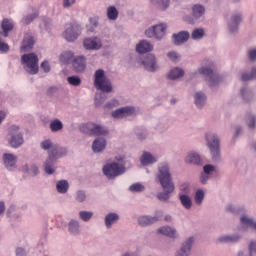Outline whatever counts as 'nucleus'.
<instances>
[{"label":"nucleus","instance_id":"nucleus-1","mask_svg":"<svg viewBox=\"0 0 256 256\" xmlns=\"http://www.w3.org/2000/svg\"><path fill=\"white\" fill-rule=\"evenodd\" d=\"M155 181L163 189V192L157 194V199L167 202L171 199V194L175 191V183H173V174H171V165L169 162L163 161L158 163Z\"/></svg>","mask_w":256,"mask_h":256},{"label":"nucleus","instance_id":"nucleus-2","mask_svg":"<svg viewBox=\"0 0 256 256\" xmlns=\"http://www.w3.org/2000/svg\"><path fill=\"white\" fill-rule=\"evenodd\" d=\"M94 87L97 91H101L95 95V106L101 107L107 101V93L113 91V84L111 79L105 75V70L98 69L94 72Z\"/></svg>","mask_w":256,"mask_h":256},{"label":"nucleus","instance_id":"nucleus-3","mask_svg":"<svg viewBox=\"0 0 256 256\" xmlns=\"http://www.w3.org/2000/svg\"><path fill=\"white\" fill-rule=\"evenodd\" d=\"M126 165L127 161L125 160V156H116L115 161L106 163L102 167V173L103 175H105L106 178H108L111 181L127 173Z\"/></svg>","mask_w":256,"mask_h":256},{"label":"nucleus","instance_id":"nucleus-4","mask_svg":"<svg viewBox=\"0 0 256 256\" xmlns=\"http://www.w3.org/2000/svg\"><path fill=\"white\" fill-rule=\"evenodd\" d=\"M204 139L212 161L219 163L221 161V138L216 133L207 132L204 135Z\"/></svg>","mask_w":256,"mask_h":256},{"label":"nucleus","instance_id":"nucleus-5","mask_svg":"<svg viewBox=\"0 0 256 256\" xmlns=\"http://www.w3.org/2000/svg\"><path fill=\"white\" fill-rule=\"evenodd\" d=\"M21 65L29 75H37L39 73V57L35 53L22 55Z\"/></svg>","mask_w":256,"mask_h":256},{"label":"nucleus","instance_id":"nucleus-6","mask_svg":"<svg viewBox=\"0 0 256 256\" xmlns=\"http://www.w3.org/2000/svg\"><path fill=\"white\" fill-rule=\"evenodd\" d=\"M198 73L205 77L209 87H217L221 83V76L213 70V64L198 68Z\"/></svg>","mask_w":256,"mask_h":256},{"label":"nucleus","instance_id":"nucleus-7","mask_svg":"<svg viewBox=\"0 0 256 256\" xmlns=\"http://www.w3.org/2000/svg\"><path fill=\"white\" fill-rule=\"evenodd\" d=\"M8 143L13 149H19L25 143L23 133L19 132V126L12 125L9 128Z\"/></svg>","mask_w":256,"mask_h":256},{"label":"nucleus","instance_id":"nucleus-8","mask_svg":"<svg viewBox=\"0 0 256 256\" xmlns=\"http://www.w3.org/2000/svg\"><path fill=\"white\" fill-rule=\"evenodd\" d=\"M80 131H82V133H88V135H109V129H107V127L93 122L82 125Z\"/></svg>","mask_w":256,"mask_h":256},{"label":"nucleus","instance_id":"nucleus-9","mask_svg":"<svg viewBox=\"0 0 256 256\" xmlns=\"http://www.w3.org/2000/svg\"><path fill=\"white\" fill-rule=\"evenodd\" d=\"M135 115H139V110L134 106H124L112 112L114 119H125V117H135Z\"/></svg>","mask_w":256,"mask_h":256},{"label":"nucleus","instance_id":"nucleus-10","mask_svg":"<svg viewBox=\"0 0 256 256\" xmlns=\"http://www.w3.org/2000/svg\"><path fill=\"white\" fill-rule=\"evenodd\" d=\"M64 39L69 42L76 41L81 35V26L79 24H70L64 31Z\"/></svg>","mask_w":256,"mask_h":256},{"label":"nucleus","instance_id":"nucleus-11","mask_svg":"<svg viewBox=\"0 0 256 256\" xmlns=\"http://www.w3.org/2000/svg\"><path fill=\"white\" fill-rule=\"evenodd\" d=\"M83 47L87 51H99V49L103 47V42L101 41V38L94 36L84 39Z\"/></svg>","mask_w":256,"mask_h":256},{"label":"nucleus","instance_id":"nucleus-12","mask_svg":"<svg viewBox=\"0 0 256 256\" xmlns=\"http://www.w3.org/2000/svg\"><path fill=\"white\" fill-rule=\"evenodd\" d=\"M2 163L7 171H15L17 169V156L11 153L2 155Z\"/></svg>","mask_w":256,"mask_h":256},{"label":"nucleus","instance_id":"nucleus-13","mask_svg":"<svg viewBox=\"0 0 256 256\" xmlns=\"http://www.w3.org/2000/svg\"><path fill=\"white\" fill-rule=\"evenodd\" d=\"M184 163H186V165H194V167H201V165H203V158H201L199 152L190 151L185 156Z\"/></svg>","mask_w":256,"mask_h":256},{"label":"nucleus","instance_id":"nucleus-14","mask_svg":"<svg viewBox=\"0 0 256 256\" xmlns=\"http://www.w3.org/2000/svg\"><path fill=\"white\" fill-rule=\"evenodd\" d=\"M142 65L146 71L150 73H155L159 69V65L157 64V58L153 54H148L143 60Z\"/></svg>","mask_w":256,"mask_h":256},{"label":"nucleus","instance_id":"nucleus-15","mask_svg":"<svg viewBox=\"0 0 256 256\" xmlns=\"http://www.w3.org/2000/svg\"><path fill=\"white\" fill-rule=\"evenodd\" d=\"M72 67L76 73H83L87 69V59L85 56H76L72 60Z\"/></svg>","mask_w":256,"mask_h":256},{"label":"nucleus","instance_id":"nucleus-16","mask_svg":"<svg viewBox=\"0 0 256 256\" xmlns=\"http://www.w3.org/2000/svg\"><path fill=\"white\" fill-rule=\"evenodd\" d=\"M13 27H15V24L13 23V20L11 19H3L0 24V36L1 37H9V33L13 31Z\"/></svg>","mask_w":256,"mask_h":256},{"label":"nucleus","instance_id":"nucleus-17","mask_svg":"<svg viewBox=\"0 0 256 256\" xmlns=\"http://www.w3.org/2000/svg\"><path fill=\"white\" fill-rule=\"evenodd\" d=\"M189 37H191L189 31H180L172 35V41L174 45L179 46L183 45L184 43H187L189 41Z\"/></svg>","mask_w":256,"mask_h":256},{"label":"nucleus","instance_id":"nucleus-18","mask_svg":"<svg viewBox=\"0 0 256 256\" xmlns=\"http://www.w3.org/2000/svg\"><path fill=\"white\" fill-rule=\"evenodd\" d=\"M120 219H121V217L119 216V214H117L115 212L107 213L104 216V225H105L106 229H112L113 225H117V223H119Z\"/></svg>","mask_w":256,"mask_h":256},{"label":"nucleus","instance_id":"nucleus-19","mask_svg":"<svg viewBox=\"0 0 256 256\" xmlns=\"http://www.w3.org/2000/svg\"><path fill=\"white\" fill-rule=\"evenodd\" d=\"M64 155H67V150L59 145H54L52 150L48 152V158L54 161L61 159Z\"/></svg>","mask_w":256,"mask_h":256},{"label":"nucleus","instance_id":"nucleus-20","mask_svg":"<svg viewBox=\"0 0 256 256\" xmlns=\"http://www.w3.org/2000/svg\"><path fill=\"white\" fill-rule=\"evenodd\" d=\"M68 233L74 237L81 235V222L77 219H70L68 222Z\"/></svg>","mask_w":256,"mask_h":256},{"label":"nucleus","instance_id":"nucleus-21","mask_svg":"<svg viewBox=\"0 0 256 256\" xmlns=\"http://www.w3.org/2000/svg\"><path fill=\"white\" fill-rule=\"evenodd\" d=\"M194 105H196L197 109H203L207 105V94L203 91L194 93Z\"/></svg>","mask_w":256,"mask_h":256},{"label":"nucleus","instance_id":"nucleus-22","mask_svg":"<svg viewBox=\"0 0 256 256\" xmlns=\"http://www.w3.org/2000/svg\"><path fill=\"white\" fill-rule=\"evenodd\" d=\"M158 161L159 159L157 157L153 156L151 152L147 151H144L140 157L141 165L144 167H147L148 165H154V163H157Z\"/></svg>","mask_w":256,"mask_h":256},{"label":"nucleus","instance_id":"nucleus-23","mask_svg":"<svg viewBox=\"0 0 256 256\" xmlns=\"http://www.w3.org/2000/svg\"><path fill=\"white\" fill-rule=\"evenodd\" d=\"M57 160H53L52 158H47L43 163V169L45 171L46 175H53L55 171H57V166H55V163Z\"/></svg>","mask_w":256,"mask_h":256},{"label":"nucleus","instance_id":"nucleus-24","mask_svg":"<svg viewBox=\"0 0 256 256\" xmlns=\"http://www.w3.org/2000/svg\"><path fill=\"white\" fill-rule=\"evenodd\" d=\"M105 147H107V140L105 138H97L92 143V151L94 153L105 151Z\"/></svg>","mask_w":256,"mask_h":256},{"label":"nucleus","instance_id":"nucleus-25","mask_svg":"<svg viewBox=\"0 0 256 256\" xmlns=\"http://www.w3.org/2000/svg\"><path fill=\"white\" fill-rule=\"evenodd\" d=\"M158 233H160V235H166V237H170V239H177L179 237L177 230L169 226L159 228Z\"/></svg>","mask_w":256,"mask_h":256},{"label":"nucleus","instance_id":"nucleus-26","mask_svg":"<svg viewBox=\"0 0 256 256\" xmlns=\"http://www.w3.org/2000/svg\"><path fill=\"white\" fill-rule=\"evenodd\" d=\"M33 45H35V38L31 36V34H25L22 41L21 50L31 51V49H33Z\"/></svg>","mask_w":256,"mask_h":256},{"label":"nucleus","instance_id":"nucleus-27","mask_svg":"<svg viewBox=\"0 0 256 256\" xmlns=\"http://www.w3.org/2000/svg\"><path fill=\"white\" fill-rule=\"evenodd\" d=\"M185 75V70H183L180 67H174L172 68L168 74H167V78L170 81H177V79H181V77H183Z\"/></svg>","mask_w":256,"mask_h":256},{"label":"nucleus","instance_id":"nucleus-28","mask_svg":"<svg viewBox=\"0 0 256 256\" xmlns=\"http://www.w3.org/2000/svg\"><path fill=\"white\" fill-rule=\"evenodd\" d=\"M192 17L195 21H199V19L205 17V6L201 4H194L192 6Z\"/></svg>","mask_w":256,"mask_h":256},{"label":"nucleus","instance_id":"nucleus-29","mask_svg":"<svg viewBox=\"0 0 256 256\" xmlns=\"http://www.w3.org/2000/svg\"><path fill=\"white\" fill-rule=\"evenodd\" d=\"M137 53H149V51H153V44L147 40L140 41L136 46Z\"/></svg>","mask_w":256,"mask_h":256},{"label":"nucleus","instance_id":"nucleus-30","mask_svg":"<svg viewBox=\"0 0 256 256\" xmlns=\"http://www.w3.org/2000/svg\"><path fill=\"white\" fill-rule=\"evenodd\" d=\"M134 135L138 141H146L147 137H149V130L145 127H136L134 129Z\"/></svg>","mask_w":256,"mask_h":256},{"label":"nucleus","instance_id":"nucleus-31","mask_svg":"<svg viewBox=\"0 0 256 256\" xmlns=\"http://www.w3.org/2000/svg\"><path fill=\"white\" fill-rule=\"evenodd\" d=\"M16 256H31L35 253V248L26 245L24 247H18L15 250Z\"/></svg>","mask_w":256,"mask_h":256},{"label":"nucleus","instance_id":"nucleus-32","mask_svg":"<svg viewBox=\"0 0 256 256\" xmlns=\"http://www.w3.org/2000/svg\"><path fill=\"white\" fill-rule=\"evenodd\" d=\"M179 201L182 207H184V209H186L187 211H189V209L193 207V200L187 194H179Z\"/></svg>","mask_w":256,"mask_h":256},{"label":"nucleus","instance_id":"nucleus-33","mask_svg":"<svg viewBox=\"0 0 256 256\" xmlns=\"http://www.w3.org/2000/svg\"><path fill=\"white\" fill-rule=\"evenodd\" d=\"M56 191L61 195H65L67 191H69V181L67 180H59L56 183Z\"/></svg>","mask_w":256,"mask_h":256},{"label":"nucleus","instance_id":"nucleus-34","mask_svg":"<svg viewBox=\"0 0 256 256\" xmlns=\"http://www.w3.org/2000/svg\"><path fill=\"white\" fill-rule=\"evenodd\" d=\"M166 29H167V26L165 24L154 25V37H155V39H161L162 37H165Z\"/></svg>","mask_w":256,"mask_h":256},{"label":"nucleus","instance_id":"nucleus-35","mask_svg":"<svg viewBox=\"0 0 256 256\" xmlns=\"http://www.w3.org/2000/svg\"><path fill=\"white\" fill-rule=\"evenodd\" d=\"M153 224H155V222H153V216L142 215L138 218V225H140V227H149V225Z\"/></svg>","mask_w":256,"mask_h":256},{"label":"nucleus","instance_id":"nucleus-36","mask_svg":"<svg viewBox=\"0 0 256 256\" xmlns=\"http://www.w3.org/2000/svg\"><path fill=\"white\" fill-rule=\"evenodd\" d=\"M109 21H117L119 19V10L115 6H109L106 10Z\"/></svg>","mask_w":256,"mask_h":256},{"label":"nucleus","instance_id":"nucleus-37","mask_svg":"<svg viewBox=\"0 0 256 256\" xmlns=\"http://www.w3.org/2000/svg\"><path fill=\"white\" fill-rule=\"evenodd\" d=\"M242 21L241 15L237 14L232 16L231 23L229 24V29L231 33H235L239 27V23Z\"/></svg>","mask_w":256,"mask_h":256},{"label":"nucleus","instance_id":"nucleus-38","mask_svg":"<svg viewBox=\"0 0 256 256\" xmlns=\"http://www.w3.org/2000/svg\"><path fill=\"white\" fill-rule=\"evenodd\" d=\"M240 223L243 227H250V229L256 230V222L247 215L240 218Z\"/></svg>","mask_w":256,"mask_h":256},{"label":"nucleus","instance_id":"nucleus-39","mask_svg":"<svg viewBox=\"0 0 256 256\" xmlns=\"http://www.w3.org/2000/svg\"><path fill=\"white\" fill-rule=\"evenodd\" d=\"M24 173H28V175H31L32 177H36V175H39V167L37 165L32 164V165H25L23 167Z\"/></svg>","mask_w":256,"mask_h":256},{"label":"nucleus","instance_id":"nucleus-40","mask_svg":"<svg viewBox=\"0 0 256 256\" xmlns=\"http://www.w3.org/2000/svg\"><path fill=\"white\" fill-rule=\"evenodd\" d=\"M205 37V30L203 28H195L191 33L193 41H201Z\"/></svg>","mask_w":256,"mask_h":256},{"label":"nucleus","instance_id":"nucleus-41","mask_svg":"<svg viewBox=\"0 0 256 256\" xmlns=\"http://www.w3.org/2000/svg\"><path fill=\"white\" fill-rule=\"evenodd\" d=\"M78 217L84 223H89V221H91V219H93V212L87 211V210H82L78 213Z\"/></svg>","mask_w":256,"mask_h":256},{"label":"nucleus","instance_id":"nucleus-42","mask_svg":"<svg viewBox=\"0 0 256 256\" xmlns=\"http://www.w3.org/2000/svg\"><path fill=\"white\" fill-rule=\"evenodd\" d=\"M63 129V122L59 119H54L50 122V130L52 133H57Z\"/></svg>","mask_w":256,"mask_h":256},{"label":"nucleus","instance_id":"nucleus-43","mask_svg":"<svg viewBox=\"0 0 256 256\" xmlns=\"http://www.w3.org/2000/svg\"><path fill=\"white\" fill-rule=\"evenodd\" d=\"M74 59L75 58H74L73 52L71 51L64 52L60 55L61 63H65V64L73 63Z\"/></svg>","mask_w":256,"mask_h":256},{"label":"nucleus","instance_id":"nucleus-44","mask_svg":"<svg viewBox=\"0 0 256 256\" xmlns=\"http://www.w3.org/2000/svg\"><path fill=\"white\" fill-rule=\"evenodd\" d=\"M74 199L77 203H85L87 201V193L84 190H78L75 193Z\"/></svg>","mask_w":256,"mask_h":256},{"label":"nucleus","instance_id":"nucleus-45","mask_svg":"<svg viewBox=\"0 0 256 256\" xmlns=\"http://www.w3.org/2000/svg\"><path fill=\"white\" fill-rule=\"evenodd\" d=\"M37 17H39V14L34 12V13L24 16L22 18L21 22L23 25H30V23H33V21H35V19H37Z\"/></svg>","mask_w":256,"mask_h":256},{"label":"nucleus","instance_id":"nucleus-46","mask_svg":"<svg viewBox=\"0 0 256 256\" xmlns=\"http://www.w3.org/2000/svg\"><path fill=\"white\" fill-rule=\"evenodd\" d=\"M204 200H205V192L202 189L197 190L194 195V201L196 205H203Z\"/></svg>","mask_w":256,"mask_h":256},{"label":"nucleus","instance_id":"nucleus-47","mask_svg":"<svg viewBox=\"0 0 256 256\" xmlns=\"http://www.w3.org/2000/svg\"><path fill=\"white\" fill-rule=\"evenodd\" d=\"M131 193H143L145 191V186L139 182H136L129 187Z\"/></svg>","mask_w":256,"mask_h":256},{"label":"nucleus","instance_id":"nucleus-48","mask_svg":"<svg viewBox=\"0 0 256 256\" xmlns=\"http://www.w3.org/2000/svg\"><path fill=\"white\" fill-rule=\"evenodd\" d=\"M67 81L72 87H79L81 85V78L79 76H70L67 78Z\"/></svg>","mask_w":256,"mask_h":256},{"label":"nucleus","instance_id":"nucleus-49","mask_svg":"<svg viewBox=\"0 0 256 256\" xmlns=\"http://www.w3.org/2000/svg\"><path fill=\"white\" fill-rule=\"evenodd\" d=\"M217 171V167L213 164H206L203 166V173H206V175H211Z\"/></svg>","mask_w":256,"mask_h":256},{"label":"nucleus","instance_id":"nucleus-50","mask_svg":"<svg viewBox=\"0 0 256 256\" xmlns=\"http://www.w3.org/2000/svg\"><path fill=\"white\" fill-rule=\"evenodd\" d=\"M55 145H53V142L51 140H44L41 142L40 147L44 151H51Z\"/></svg>","mask_w":256,"mask_h":256},{"label":"nucleus","instance_id":"nucleus-51","mask_svg":"<svg viewBox=\"0 0 256 256\" xmlns=\"http://www.w3.org/2000/svg\"><path fill=\"white\" fill-rule=\"evenodd\" d=\"M164 212L163 210H156L154 216H152V221L154 223H159L163 219Z\"/></svg>","mask_w":256,"mask_h":256},{"label":"nucleus","instance_id":"nucleus-52","mask_svg":"<svg viewBox=\"0 0 256 256\" xmlns=\"http://www.w3.org/2000/svg\"><path fill=\"white\" fill-rule=\"evenodd\" d=\"M152 3H154L155 5H159V7H161L162 9H167V7H169V0H151Z\"/></svg>","mask_w":256,"mask_h":256},{"label":"nucleus","instance_id":"nucleus-53","mask_svg":"<svg viewBox=\"0 0 256 256\" xmlns=\"http://www.w3.org/2000/svg\"><path fill=\"white\" fill-rule=\"evenodd\" d=\"M209 179H211V175L201 172L199 178L201 185H207V183H209Z\"/></svg>","mask_w":256,"mask_h":256},{"label":"nucleus","instance_id":"nucleus-54","mask_svg":"<svg viewBox=\"0 0 256 256\" xmlns=\"http://www.w3.org/2000/svg\"><path fill=\"white\" fill-rule=\"evenodd\" d=\"M251 79H256V68L252 69L251 74H243L242 81H251Z\"/></svg>","mask_w":256,"mask_h":256},{"label":"nucleus","instance_id":"nucleus-55","mask_svg":"<svg viewBox=\"0 0 256 256\" xmlns=\"http://www.w3.org/2000/svg\"><path fill=\"white\" fill-rule=\"evenodd\" d=\"M3 37L4 36H0V51L2 53H7V51H9V44L5 43Z\"/></svg>","mask_w":256,"mask_h":256},{"label":"nucleus","instance_id":"nucleus-56","mask_svg":"<svg viewBox=\"0 0 256 256\" xmlns=\"http://www.w3.org/2000/svg\"><path fill=\"white\" fill-rule=\"evenodd\" d=\"M155 129L158 133H163L169 129V126L163 122H160L156 125Z\"/></svg>","mask_w":256,"mask_h":256},{"label":"nucleus","instance_id":"nucleus-57","mask_svg":"<svg viewBox=\"0 0 256 256\" xmlns=\"http://www.w3.org/2000/svg\"><path fill=\"white\" fill-rule=\"evenodd\" d=\"M117 105H119V101H117V99H112L104 105V109H113L114 107H117Z\"/></svg>","mask_w":256,"mask_h":256},{"label":"nucleus","instance_id":"nucleus-58","mask_svg":"<svg viewBox=\"0 0 256 256\" xmlns=\"http://www.w3.org/2000/svg\"><path fill=\"white\" fill-rule=\"evenodd\" d=\"M167 57L170 61H177V59H179V54L176 51H170L167 53Z\"/></svg>","mask_w":256,"mask_h":256},{"label":"nucleus","instance_id":"nucleus-59","mask_svg":"<svg viewBox=\"0 0 256 256\" xmlns=\"http://www.w3.org/2000/svg\"><path fill=\"white\" fill-rule=\"evenodd\" d=\"M41 69H43L44 73H49L51 71V66L49 65V62L43 61L40 65Z\"/></svg>","mask_w":256,"mask_h":256},{"label":"nucleus","instance_id":"nucleus-60","mask_svg":"<svg viewBox=\"0 0 256 256\" xmlns=\"http://www.w3.org/2000/svg\"><path fill=\"white\" fill-rule=\"evenodd\" d=\"M145 35H146L147 37H155V28H154V26H152V27L146 29Z\"/></svg>","mask_w":256,"mask_h":256},{"label":"nucleus","instance_id":"nucleus-61","mask_svg":"<svg viewBox=\"0 0 256 256\" xmlns=\"http://www.w3.org/2000/svg\"><path fill=\"white\" fill-rule=\"evenodd\" d=\"M15 211H17V206L16 205H11L8 210H7V217H11V215H13V213H15Z\"/></svg>","mask_w":256,"mask_h":256},{"label":"nucleus","instance_id":"nucleus-62","mask_svg":"<svg viewBox=\"0 0 256 256\" xmlns=\"http://www.w3.org/2000/svg\"><path fill=\"white\" fill-rule=\"evenodd\" d=\"M225 241H226V243H235V241H239V237H237V236H226L225 237Z\"/></svg>","mask_w":256,"mask_h":256},{"label":"nucleus","instance_id":"nucleus-63","mask_svg":"<svg viewBox=\"0 0 256 256\" xmlns=\"http://www.w3.org/2000/svg\"><path fill=\"white\" fill-rule=\"evenodd\" d=\"M249 58L251 61H256V49L249 51Z\"/></svg>","mask_w":256,"mask_h":256},{"label":"nucleus","instance_id":"nucleus-64","mask_svg":"<svg viewBox=\"0 0 256 256\" xmlns=\"http://www.w3.org/2000/svg\"><path fill=\"white\" fill-rule=\"evenodd\" d=\"M75 3V0H63V7H71Z\"/></svg>","mask_w":256,"mask_h":256}]
</instances>
